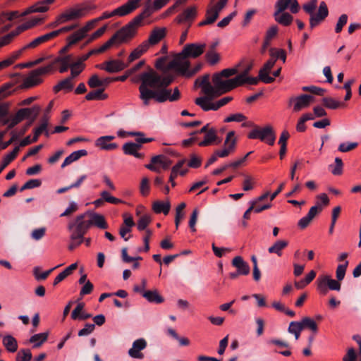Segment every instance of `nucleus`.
Returning a JSON list of instances; mask_svg holds the SVG:
<instances>
[{
	"label": "nucleus",
	"mask_w": 361,
	"mask_h": 361,
	"mask_svg": "<svg viewBox=\"0 0 361 361\" xmlns=\"http://www.w3.org/2000/svg\"><path fill=\"white\" fill-rule=\"evenodd\" d=\"M166 57H161L157 60L155 66L157 69L164 71L160 74L153 69L144 72L140 75V85L139 86V98L142 105L148 106L152 101L157 103L166 102H173L180 99V92L178 87L169 88L173 81V77L166 74L172 68H169L170 63L165 66ZM174 70V68H173Z\"/></svg>",
	"instance_id": "obj_1"
},
{
	"label": "nucleus",
	"mask_w": 361,
	"mask_h": 361,
	"mask_svg": "<svg viewBox=\"0 0 361 361\" xmlns=\"http://www.w3.org/2000/svg\"><path fill=\"white\" fill-rule=\"evenodd\" d=\"M252 68V63H249L245 66L243 71L235 78L226 79L221 77V75H214L212 78L213 84L217 89L218 93L221 94L231 90L242 86L244 84L255 85L258 83V79L255 77H250L249 73Z\"/></svg>",
	"instance_id": "obj_2"
},
{
	"label": "nucleus",
	"mask_w": 361,
	"mask_h": 361,
	"mask_svg": "<svg viewBox=\"0 0 361 361\" xmlns=\"http://www.w3.org/2000/svg\"><path fill=\"white\" fill-rule=\"evenodd\" d=\"M96 4L92 1H86L70 7L58 15L55 20L47 25V28H54L68 22L78 20L87 17L92 11L97 9Z\"/></svg>",
	"instance_id": "obj_3"
},
{
	"label": "nucleus",
	"mask_w": 361,
	"mask_h": 361,
	"mask_svg": "<svg viewBox=\"0 0 361 361\" xmlns=\"http://www.w3.org/2000/svg\"><path fill=\"white\" fill-rule=\"evenodd\" d=\"M90 227L87 212L77 216L74 221L68 224V228L71 231L69 250H73L82 244L84 235Z\"/></svg>",
	"instance_id": "obj_4"
},
{
	"label": "nucleus",
	"mask_w": 361,
	"mask_h": 361,
	"mask_svg": "<svg viewBox=\"0 0 361 361\" xmlns=\"http://www.w3.org/2000/svg\"><path fill=\"white\" fill-rule=\"evenodd\" d=\"M348 266V261L338 264L336 271V280L331 277V276L324 274L319 276L317 281V290L321 295H326L329 290L340 291L341 288V281L345 278V272Z\"/></svg>",
	"instance_id": "obj_5"
},
{
	"label": "nucleus",
	"mask_w": 361,
	"mask_h": 361,
	"mask_svg": "<svg viewBox=\"0 0 361 361\" xmlns=\"http://www.w3.org/2000/svg\"><path fill=\"white\" fill-rule=\"evenodd\" d=\"M206 44L190 43L185 44L182 51L177 54L173 59L170 61L169 68L176 65H181L183 67L190 66L189 59H197L205 51Z\"/></svg>",
	"instance_id": "obj_6"
},
{
	"label": "nucleus",
	"mask_w": 361,
	"mask_h": 361,
	"mask_svg": "<svg viewBox=\"0 0 361 361\" xmlns=\"http://www.w3.org/2000/svg\"><path fill=\"white\" fill-rule=\"evenodd\" d=\"M144 16H146V12L141 13L135 16L126 26L123 27L114 35L110 38V39H113V44L117 40L123 42L133 38L136 35L137 30L144 25L143 20L145 19Z\"/></svg>",
	"instance_id": "obj_7"
},
{
	"label": "nucleus",
	"mask_w": 361,
	"mask_h": 361,
	"mask_svg": "<svg viewBox=\"0 0 361 361\" xmlns=\"http://www.w3.org/2000/svg\"><path fill=\"white\" fill-rule=\"evenodd\" d=\"M243 127H254L247 137L249 139H259L269 144L274 145L276 140V135L271 126H267L264 128L255 126L252 121H245L242 124Z\"/></svg>",
	"instance_id": "obj_8"
},
{
	"label": "nucleus",
	"mask_w": 361,
	"mask_h": 361,
	"mask_svg": "<svg viewBox=\"0 0 361 361\" xmlns=\"http://www.w3.org/2000/svg\"><path fill=\"white\" fill-rule=\"evenodd\" d=\"M329 199L326 193H321L316 196V204L312 207L307 214L300 219L298 226L302 229L309 226L313 219L322 212L324 207L329 205Z\"/></svg>",
	"instance_id": "obj_9"
},
{
	"label": "nucleus",
	"mask_w": 361,
	"mask_h": 361,
	"mask_svg": "<svg viewBox=\"0 0 361 361\" xmlns=\"http://www.w3.org/2000/svg\"><path fill=\"white\" fill-rule=\"evenodd\" d=\"M228 0H209L207 6L204 19L198 23L202 27L213 24L219 18L221 11L226 7Z\"/></svg>",
	"instance_id": "obj_10"
},
{
	"label": "nucleus",
	"mask_w": 361,
	"mask_h": 361,
	"mask_svg": "<svg viewBox=\"0 0 361 361\" xmlns=\"http://www.w3.org/2000/svg\"><path fill=\"white\" fill-rule=\"evenodd\" d=\"M39 107L34 106L32 108H24L19 109L16 114L7 119L2 121V125H7L8 129H11L25 118L33 116V119L37 117L39 112Z\"/></svg>",
	"instance_id": "obj_11"
},
{
	"label": "nucleus",
	"mask_w": 361,
	"mask_h": 361,
	"mask_svg": "<svg viewBox=\"0 0 361 361\" xmlns=\"http://www.w3.org/2000/svg\"><path fill=\"white\" fill-rule=\"evenodd\" d=\"M314 101V97L310 94H301L297 97H291L288 101V106L293 107V111L299 112L308 108Z\"/></svg>",
	"instance_id": "obj_12"
},
{
	"label": "nucleus",
	"mask_w": 361,
	"mask_h": 361,
	"mask_svg": "<svg viewBox=\"0 0 361 361\" xmlns=\"http://www.w3.org/2000/svg\"><path fill=\"white\" fill-rule=\"evenodd\" d=\"M171 164V161L165 156L157 155L153 157L151 163L145 165V167L154 172L160 173L161 170L167 169Z\"/></svg>",
	"instance_id": "obj_13"
},
{
	"label": "nucleus",
	"mask_w": 361,
	"mask_h": 361,
	"mask_svg": "<svg viewBox=\"0 0 361 361\" xmlns=\"http://www.w3.org/2000/svg\"><path fill=\"white\" fill-rule=\"evenodd\" d=\"M236 145V138L235 137V132L230 131L228 133L226 140L224 141V149L216 151L218 157H226L235 151Z\"/></svg>",
	"instance_id": "obj_14"
},
{
	"label": "nucleus",
	"mask_w": 361,
	"mask_h": 361,
	"mask_svg": "<svg viewBox=\"0 0 361 361\" xmlns=\"http://www.w3.org/2000/svg\"><path fill=\"white\" fill-rule=\"evenodd\" d=\"M43 18H33L26 21L25 23L19 25L15 30L11 32L10 33L6 35L8 40L12 42V40L18 35L22 33L23 32L31 29L37 25H40L43 22Z\"/></svg>",
	"instance_id": "obj_15"
},
{
	"label": "nucleus",
	"mask_w": 361,
	"mask_h": 361,
	"mask_svg": "<svg viewBox=\"0 0 361 361\" xmlns=\"http://www.w3.org/2000/svg\"><path fill=\"white\" fill-rule=\"evenodd\" d=\"M93 29L92 27V23H90L88 21L85 23V25L69 35L67 37L68 44V46L73 45L78 42L81 41L82 39H84L87 33L91 31Z\"/></svg>",
	"instance_id": "obj_16"
},
{
	"label": "nucleus",
	"mask_w": 361,
	"mask_h": 361,
	"mask_svg": "<svg viewBox=\"0 0 361 361\" xmlns=\"http://www.w3.org/2000/svg\"><path fill=\"white\" fill-rule=\"evenodd\" d=\"M23 16L22 13L17 11L3 13L0 15V34L7 31L11 27V21L13 19Z\"/></svg>",
	"instance_id": "obj_17"
},
{
	"label": "nucleus",
	"mask_w": 361,
	"mask_h": 361,
	"mask_svg": "<svg viewBox=\"0 0 361 361\" xmlns=\"http://www.w3.org/2000/svg\"><path fill=\"white\" fill-rule=\"evenodd\" d=\"M204 133V138L198 143L200 147H205L212 145L217 138L216 132L214 128H209V125L202 127L199 131L195 133Z\"/></svg>",
	"instance_id": "obj_18"
},
{
	"label": "nucleus",
	"mask_w": 361,
	"mask_h": 361,
	"mask_svg": "<svg viewBox=\"0 0 361 361\" xmlns=\"http://www.w3.org/2000/svg\"><path fill=\"white\" fill-rule=\"evenodd\" d=\"M56 0H42L26 8L23 13V16H27L32 13H44L49 9V5Z\"/></svg>",
	"instance_id": "obj_19"
},
{
	"label": "nucleus",
	"mask_w": 361,
	"mask_h": 361,
	"mask_svg": "<svg viewBox=\"0 0 361 361\" xmlns=\"http://www.w3.org/2000/svg\"><path fill=\"white\" fill-rule=\"evenodd\" d=\"M147 347V342L144 338H139L133 343L132 348L128 350V355L133 358L142 359L144 354L141 352Z\"/></svg>",
	"instance_id": "obj_20"
},
{
	"label": "nucleus",
	"mask_w": 361,
	"mask_h": 361,
	"mask_svg": "<svg viewBox=\"0 0 361 361\" xmlns=\"http://www.w3.org/2000/svg\"><path fill=\"white\" fill-rule=\"evenodd\" d=\"M166 35V27H157L151 31L148 39L144 42H147L148 47H150V46H154L158 44L161 39H163L165 37Z\"/></svg>",
	"instance_id": "obj_21"
},
{
	"label": "nucleus",
	"mask_w": 361,
	"mask_h": 361,
	"mask_svg": "<svg viewBox=\"0 0 361 361\" xmlns=\"http://www.w3.org/2000/svg\"><path fill=\"white\" fill-rule=\"evenodd\" d=\"M115 138L112 135L102 136L95 141V146L102 150L113 151L118 148V145L111 142Z\"/></svg>",
	"instance_id": "obj_22"
},
{
	"label": "nucleus",
	"mask_w": 361,
	"mask_h": 361,
	"mask_svg": "<svg viewBox=\"0 0 361 361\" xmlns=\"http://www.w3.org/2000/svg\"><path fill=\"white\" fill-rule=\"evenodd\" d=\"M123 224L119 229V234L124 240L127 241L130 235L127 236V234L131 231L132 227L135 226V222L130 214L125 213L123 214Z\"/></svg>",
	"instance_id": "obj_23"
},
{
	"label": "nucleus",
	"mask_w": 361,
	"mask_h": 361,
	"mask_svg": "<svg viewBox=\"0 0 361 361\" xmlns=\"http://www.w3.org/2000/svg\"><path fill=\"white\" fill-rule=\"evenodd\" d=\"M97 67L109 73H116L123 70L126 66L119 60H111L97 65Z\"/></svg>",
	"instance_id": "obj_24"
},
{
	"label": "nucleus",
	"mask_w": 361,
	"mask_h": 361,
	"mask_svg": "<svg viewBox=\"0 0 361 361\" xmlns=\"http://www.w3.org/2000/svg\"><path fill=\"white\" fill-rule=\"evenodd\" d=\"M287 8H289L293 13H298L299 5L297 0H279L276 2V10L278 13H282Z\"/></svg>",
	"instance_id": "obj_25"
},
{
	"label": "nucleus",
	"mask_w": 361,
	"mask_h": 361,
	"mask_svg": "<svg viewBox=\"0 0 361 361\" xmlns=\"http://www.w3.org/2000/svg\"><path fill=\"white\" fill-rule=\"evenodd\" d=\"M275 64V59H269L259 71L258 81L260 80L264 83H271L274 82V78L269 75V71L274 67Z\"/></svg>",
	"instance_id": "obj_26"
},
{
	"label": "nucleus",
	"mask_w": 361,
	"mask_h": 361,
	"mask_svg": "<svg viewBox=\"0 0 361 361\" xmlns=\"http://www.w3.org/2000/svg\"><path fill=\"white\" fill-rule=\"evenodd\" d=\"M328 8L325 2H321L317 14L312 15L310 18V27H314L317 26L328 16Z\"/></svg>",
	"instance_id": "obj_27"
},
{
	"label": "nucleus",
	"mask_w": 361,
	"mask_h": 361,
	"mask_svg": "<svg viewBox=\"0 0 361 361\" xmlns=\"http://www.w3.org/2000/svg\"><path fill=\"white\" fill-rule=\"evenodd\" d=\"M197 14V8L196 6H190L187 8L181 14L177 16L176 20L178 23L191 22L196 18Z\"/></svg>",
	"instance_id": "obj_28"
},
{
	"label": "nucleus",
	"mask_w": 361,
	"mask_h": 361,
	"mask_svg": "<svg viewBox=\"0 0 361 361\" xmlns=\"http://www.w3.org/2000/svg\"><path fill=\"white\" fill-rule=\"evenodd\" d=\"M89 215V220L90 226H95L101 229H106L108 228V224L103 215L97 214L92 212H87Z\"/></svg>",
	"instance_id": "obj_29"
},
{
	"label": "nucleus",
	"mask_w": 361,
	"mask_h": 361,
	"mask_svg": "<svg viewBox=\"0 0 361 361\" xmlns=\"http://www.w3.org/2000/svg\"><path fill=\"white\" fill-rule=\"evenodd\" d=\"M171 68H174V71L178 74L187 78H190L200 71V70L202 68V64L198 63L192 68H190V66L183 68L181 65H176Z\"/></svg>",
	"instance_id": "obj_30"
},
{
	"label": "nucleus",
	"mask_w": 361,
	"mask_h": 361,
	"mask_svg": "<svg viewBox=\"0 0 361 361\" xmlns=\"http://www.w3.org/2000/svg\"><path fill=\"white\" fill-rule=\"evenodd\" d=\"M76 27H77V25H72L63 27L59 30H54L49 33H46L43 35H41L42 39L45 43L48 41H50V40L56 38L61 34L66 33V32H68L74 30Z\"/></svg>",
	"instance_id": "obj_31"
},
{
	"label": "nucleus",
	"mask_w": 361,
	"mask_h": 361,
	"mask_svg": "<svg viewBox=\"0 0 361 361\" xmlns=\"http://www.w3.org/2000/svg\"><path fill=\"white\" fill-rule=\"evenodd\" d=\"M140 148V145L134 142H127L123 145V150L126 154L133 155L136 158L142 159L144 154L138 152Z\"/></svg>",
	"instance_id": "obj_32"
},
{
	"label": "nucleus",
	"mask_w": 361,
	"mask_h": 361,
	"mask_svg": "<svg viewBox=\"0 0 361 361\" xmlns=\"http://www.w3.org/2000/svg\"><path fill=\"white\" fill-rule=\"evenodd\" d=\"M232 265L237 269L240 275H247L250 273L248 264L240 256H236L233 259Z\"/></svg>",
	"instance_id": "obj_33"
},
{
	"label": "nucleus",
	"mask_w": 361,
	"mask_h": 361,
	"mask_svg": "<svg viewBox=\"0 0 361 361\" xmlns=\"http://www.w3.org/2000/svg\"><path fill=\"white\" fill-rule=\"evenodd\" d=\"M169 0H154L152 5H147L145 7L142 13L146 12L145 18L149 17L154 11L160 10L165 6Z\"/></svg>",
	"instance_id": "obj_34"
},
{
	"label": "nucleus",
	"mask_w": 361,
	"mask_h": 361,
	"mask_svg": "<svg viewBox=\"0 0 361 361\" xmlns=\"http://www.w3.org/2000/svg\"><path fill=\"white\" fill-rule=\"evenodd\" d=\"M42 82V78L36 70H33L24 79L23 84L25 87H31L40 84Z\"/></svg>",
	"instance_id": "obj_35"
},
{
	"label": "nucleus",
	"mask_w": 361,
	"mask_h": 361,
	"mask_svg": "<svg viewBox=\"0 0 361 361\" xmlns=\"http://www.w3.org/2000/svg\"><path fill=\"white\" fill-rule=\"evenodd\" d=\"M195 103L204 111H216V104L207 97H201L195 99Z\"/></svg>",
	"instance_id": "obj_36"
},
{
	"label": "nucleus",
	"mask_w": 361,
	"mask_h": 361,
	"mask_svg": "<svg viewBox=\"0 0 361 361\" xmlns=\"http://www.w3.org/2000/svg\"><path fill=\"white\" fill-rule=\"evenodd\" d=\"M149 47L147 44V42H142L140 45H138L128 56V63H131L133 61L139 59L142 54H144Z\"/></svg>",
	"instance_id": "obj_37"
},
{
	"label": "nucleus",
	"mask_w": 361,
	"mask_h": 361,
	"mask_svg": "<svg viewBox=\"0 0 361 361\" xmlns=\"http://www.w3.org/2000/svg\"><path fill=\"white\" fill-rule=\"evenodd\" d=\"M84 306L85 305L83 302H80L77 305V306L71 313V318L73 319L85 320L92 317L90 314H87L83 312Z\"/></svg>",
	"instance_id": "obj_38"
},
{
	"label": "nucleus",
	"mask_w": 361,
	"mask_h": 361,
	"mask_svg": "<svg viewBox=\"0 0 361 361\" xmlns=\"http://www.w3.org/2000/svg\"><path fill=\"white\" fill-rule=\"evenodd\" d=\"M114 16H124L121 8L118 7L111 12H104L99 18L90 20L88 22L90 23H92V27L94 28L98 22L105 20V19H107V18H111Z\"/></svg>",
	"instance_id": "obj_39"
},
{
	"label": "nucleus",
	"mask_w": 361,
	"mask_h": 361,
	"mask_svg": "<svg viewBox=\"0 0 361 361\" xmlns=\"http://www.w3.org/2000/svg\"><path fill=\"white\" fill-rule=\"evenodd\" d=\"M87 154V152L85 149L75 151L64 159L63 164H61V167L64 168L73 162L78 160L80 157L86 156Z\"/></svg>",
	"instance_id": "obj_40"
},
{
	"label": "nucleus",
	"mask_w": 361,
	"mask_h": 361,
	"mask_svg": "<svg viewBox=\"0 0 361 361\" xmlns=\"http://www.w3.org/2000/svg\"><path fill=\"white\" fill-rule=\"evenodd\" d=\"M142 296L149 302L159 304L164 302V298L160 295L157 290L144 291Z\"/></svg>",
	"instance_id": "obj_41"
},
{
	"label": "nucleus",
	"mask_w": 361,
	"mask_h": 361,
	"mask_svg": "<svg viewBox=\"0 0 361 361\" xmlns=\"http://www.w3.org/2000/svg\"><path fill=\"white\" fill-rule=\"evenodd\" d=\"M171 208L169 201L161 202L156 201L152 204V209L156 214L164 213L165 215L168 214Z\"/></svg>",
	"instance_id": "obj_42"
},
{
	"label": "nucleus",
	"mask_w": 361,
	"mask_h": 361,
	"mask_svg": "<svg viewBox=\"0 0 361 361\" xmlns=\"http://www.w3.org/2000/svg\"><path fill=\"white\" fill-rule=\"evenodd\" d=\"M73 78L71 77H68L61 81H60L57 85L54 87V91L55 92H58L61 90H66L67 92H70L73 90Z\"/></svg>",
	"instance_id": "obj_43"
},
{
	"label": "nucleus",
	"mask_w": 361,
	"mask_h": 361,
	"mask_svg": "<svg viewBox=\"0 0 361 361\" xmlns=\"http://www.w3.org/2000/svg\"><path fill=\"white\" fill-rule=\"evenodd\" d=\"M288 245V242L287 240H277L271 247H269L268 251L269 253H275L279 257H281L282 255V250L286 248Z\"/></svg>",
	"instance_id": "obj_44"
},
{
	"label": "nucleus",
	"mask_w": 361,
	"mask_h": 361,
	"mask_svg": "<svg viewBox=\"0 0 361 361\" xmlns=\"http://www.w3.org/2000/svg\"><path fill=\"white\" fill-rule=\"evenodd\" d=\"M274 16L276 21L285 26L289 25L293 21V16L288 13H278L276 10Z\"/></svg>",
	"instance_id": "obj_45"
},
{
	"label": "nucleus",
	"mask_w": 361,
	"mask_h": 361,
	"mask_svg": "<svg viewBox=\"0 0 361 361\" xmlns=\"http://www.w3.org/2000/svg\"><path fill=\"white\" fill-rule=\"evenodd\" d=\"M140 0H128L127 3L122 5L121 8L123 16H126L139 7Z\"/></svg>",
	"instance_id": "obj_46"
},
{
	"label": "nucleus",
	"mask_w": 361,
	"mask_h": 361,
	"mask_svg": "<svg viewBox=\"0 0 361 361\" xmlns=\"http://www.w3.org/2000/svg\"><path fill=\"white\" fill-rule=\"evenodd\" d=\"M19 147H16L11 153L4 157L2 162L0 164V173L13 159H16L19 152Z\"/></svg>",
	"instance_id": "obj_47"
},
{
	"label": "nucleus",
	"mask_w": 361,
	"mask_h": 361,
	"mask_svg": "<svg viewBox=\"0 0 361 361\" xmlns=\"http://www.w3.org/2000/svg\"><path fill=\"white\" fill-rule=\"evenodd\" d=\"M3 344L8 352L14 353L18 349L17 341L12 336H6L3 338Z\"/></svg>",
	"instance_id": "obj_48"
},
{
	"label": "nucleus",
	"mask_w": 361,
	"mask_h": 361,
	"mask_svg": "<svg viewBox=\"0 0 361 361\" xmlns=\"http://www.w3.org/2000/svg\"><path fill=\"white\" fill-rule=\"evenodd\" d=\"M322 103L326 108L330 109H336L338 108H343L345 106L344 103L331 97L323 98Z\"/></svg>",
	"instance_id": "obj_49"
},
{
	"label": "nucleus",
	"mask_w": 361,
	"mask_h": 361,
	"mask_svg": "<svg viewBox=\"0 0 361 361\" xmlns=\"http://www.w3.org/2000/svg\"><path fill=\"white\" fill-rule=\"evenodd\" d=\"M242 64L239 63L236 66L231 68H226L221 71L219 73L216 75H221V77L228 79L229 77L238 74L239 72L241 73L243 69L241 68Z\"/></svg>",
	"instance_id": "obj_50"
},
{
	"label": "nucleus",
	"mask_w": 361,
	"mask_h": 361,
	"mask_svg": "<svg viewBox=\"0 0 361 361\" xmlns=\"http://www.w3.org/2000/svg\"><path fill=\"white\" fill-rule=\"evenodd\" d=\"M303 330L301 322H291L289 324L288 331L290 334H294L295 340L300 338V333Z\"/></svg>",
	"instance_id": "obj_51"
},
{
	"label": "nucleus",
	"mask_w": 361,
	"mask_h": 361,
	"mask_svg": "<svg viewBox=\"0 0 361 361\" xmlns=\"http://www.w3.org/2000/svg\"><path fill=\"white\" fill-rule=\"evenodd\" d=\"M48 338L47 333H40L35 334L30 338V342L33 343L34 348H39L43 343H44Z\"/></svg>",
	"instance_id": "obj_52"
},
{
	"label": "nucleus",
	"mask_w": 361,
	"mask_h": 361,
	"mask_svg": "<svg viewBox=\"0 0 361 361\" xmlns=\"http://www.w3.org/2000/svg\"><path fill=\"white\" fill-rule=\"evenodd\" d=\"M108 97L107 94H104V89L97 90L95 91L90 92L86 94L85 99L87 100H104Z\"/></svg>",
	"instance_id": "obj_53"
},
{
	"label": "nucleus",
	"mask_w": 361,
	"mask_h": 361,
	"mask_svg": "<svg viewBox=\"0 0 361 361\" xmlns=\"http://www.w3.org/2000/svg\"><path fill=\"white\" fill-rule=\"evenodd\" d=\"M301 324L304 329H308L313 333L317 334L318 331V326L317 323L310 317H305L301 319Z\"/></svg>",
	"instance_id": "obj_54"
},
{
	"label": "nucleus",
	"mask_w": 361,
	"mask_h": 361,
	"mask_svg": "<svg viewBox=\"0 0 361 361\" xmlns=\"http://www.w3.org/2000/svg\"><path fill=\"white\" fill-rule=\"evenodd\" d=\"M271 59H275V62L277 59H281L283 63L286 62V53L283 49L271 48L269 50Z\"/></svg>",
	"instance_id": "obj_55"
},
{
	"label": "nucleus",
	"mask_w": 361,
	"mask_h": 361,
	"mask_svg": "<svg viewBox=\"0 0 361 361\" xmlns=\"http://www.w3.org/2000/svg\"><path fill=\"white\" fill-rule=\"evenodd\" d=\"M185 163L186 159H181L172 167L171 170H175L176 177H178V176H184L188 172V169L183 167Z\"/></svg>",
	"instance_id": "obj_56"
},
{
	"label": "nucleus",
	"mask_w": 361,
	"mask_h": 361,
	"mask_svg": "<svg viewBox=\"0 0 361 361\" xmlns=\"http://www.w3.org/2000/svg\"><path fill=\"white\" fill-rule=\"evenodd\" d=\"M48 126V120L44 119L42 123L40 124V126L37 128L34 131V136H33V140L37 141L39 136L42 133H44L47 136H49V133L47 130Z\"/></svg>",
	"instance_id": "obj_57"
},
{
	"label": "nucleus",
	"mask_w": 361,
	"mask_h": 361,
	"mask_svg": "<svg viewBox=\"0 0 361 361\" xmlns=\"http://www.w3.org/2000/svg\"><path fill=\"white\" fill-rule=\"evenodd\" d=\"M61 63V66L59 68L60 73H65L67 71L68 68H71V66L72 64V57L71 55L64 56L57 60Z\"/></svg>",
	"instance_id": "obj_58"
},
{
	"label": "nucleus",
	"mask_w": 361,
	"mask_h": 361,
	"mask_svg": "<svg viewBox=\"0 0 361 361\" xmlns=\"http://www.w3.org/2000/svg\"><path fill=\"white\" fill-rule=\"evenodd\" d=\"M85 64L81 61L73 63L71 66V76L73 79L77 77L84 69Z\"/></svg>",
	"instance_id": "obj_59"
},
{
	"label": "nucleus",
	"mask_w": 361,
	"mask_h": 361,
	"mask_svg": "<svg viewBox=\"0 0 361 361\" xmlns=\"http://www.w3.org/2000/svg\"><path fill=\"white\" fill-rule=\"evenodd\" d=\"M202 161V159L200 156L195 154H192L190 156V159L186 162L188 167L197 169L201 166Z\"/></svg>",
	"instance_id": "obj_60"
},
{
	"label": "nucleus",
	"mask_w": 361,
	"mask_h": 361,
	"mask_svg": "<svg viewBox=\"0 0 361 361\" xmlns=\"http://www.w3.org/2000/svg\"><path fill=\"white\" fill-rule=\"evenodd\" d=\"M202 90L204 94L209 97H215L217 95H220V94L218 93L217 89L216 88L215 85H212L209 83H207L202 85Z\"/></svg>",
	"instance_id": "obj_61"
},
{
	"label": "nucleus",
	"mask_w": 361,
	"mask_h": 361,
	"mask_svg": "<svg viewBox=\"0 0 361 361\" xmlns=\"http://www.w3.org/2000/svg\"><path fill=\"white\" fill-rule=\"evenodd\" d=\"M32 359L31 351L28 349L20 350L16 355V361H30Z\"/></svg>",
	"instance_id": "obj_62"
},
{
	"label": "nucleus",
	"mask_w": 361,
	"mask_h": 361,
	"mask_svg": "<svg viewBox=\"0 0 361 361\" xmlns=\"http://www.w3.org/2000/svg\"><path fill=\"white\" fill-rule=\"evenodd\" d=\"M243 189L244 191L252 190L255 186V179L250 175H243Z\"/></svg>",
	"instance_id": "obj_63"
},
{
	"label": "nucleus",
	"mask_w": 361,
	"mask_h": 361,
	"mask_svg": "<svg viewBox=\"0 0 361 361\" xmlns=\"http://www.w3.org/2000/svg\"><path fill=\"white\" fill-rule=\"evenodd\" d=\"M151 221H152V219L149 215H148V214L142 215L137 221V229L139 231L145 230L147 227V226L150 224Z\"/></svg>",
	"instance_id": "obj_64"
}]
</instances>
